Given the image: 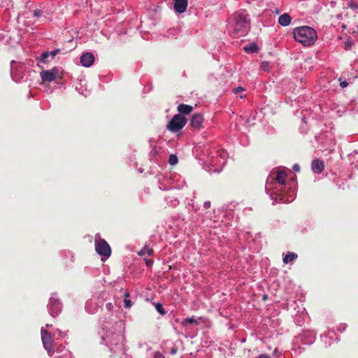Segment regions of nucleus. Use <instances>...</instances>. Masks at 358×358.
Here are the masks:
<instances>
[{
	"label": "nucleus",
	"mask_w": 358,
	"mask_h": 358,
	"mask_svg": "<svg viewBox=\"0 0 358 358\" xmlns=\"http://www.w3.org/2000/svg\"><path fill=\"white\" fill-rule=\"evenodd\" d=\"M59 77V71L56 68L41 72V78L43 82H51Z\"/></svg>",
	"instance_id": "5"
},
{
	"label": "nucleus",
	"mask_w": 358,
	"mask_h": 358,
	"mask_svg": "<svg viewBox=\"0 0 358 358\" xmlns=\"http://www.w3.org/2000/svg\"><path fill=\"white\" fill-rule=\"evenodd\" d=\"M49 57L48 52H44L41 55V61L43 63H46V59Z\"/></svg>",
	"instance_id": "23"
},
{
	"label": "nucleus",
	"mask_w": 358,
	"mask_h": 358,
	"mask_svg": "<svg viewBox=\"0 0 358 358\" xmlns=\"http://www.w3.org/2000/svg\"><path fill=\"white\" fill-rule=\"evenodd\" d=\"M178 111L181 114L188 115L193 110V107L190 105L181 103L178 105Z\"/></svg>",
	"instance_id": "12"
},
{
	"label": "nucleus",
	"mask_w": 358,
	"mask_h": 358,
	"mask_svg": "<svg viewBox=\"0 0 358 358\" xmlns=\"http://www.w3.org/2000/svg\"><path fill=\"white\" fill-rule=\"evenodd\" d=\"M153 250L145 245L142 250L138 252L140 256H152L153 255Z\"/></svg>",
	"instance_id": "15"
},
{
	"label": "nucleus",
	"mask_w": 358,
	"mask_h": 358,
	"mask_svg": "<svg viewBox=\"0 0 358 358\" xmlns=\"http://www.w3.org/2000/svg\"><path fill=\"white\" fill-rule=\"evenodd\" d=\"M145 264L148 266H150L152 264V261L151 259H149L148 258H145Z\"/></svg>",
	"instance_id": "29"
},
{
	"label": "nucleus",
	"mask_w": 358,
	"mask_h": 358,
	"mask_svg": "<svg viewBox=\"0 0 358 358\" xmlns=\"http://www.w3.org/2000/svg\"><path fill=\"white\" fill-rule=\"evenodd\" d=\"M59 305V302L57 299L53 298H50V308H55V310H51L52 313H57V306Z\"/></svg>",
	"instance_id": "18"
},
{
	"label": "nucleus",
	"mask_w": 358,
	"mask_h": 358,
	"mask_svg": "<svg viewBox=\"0 0 358 358\" xmlns=\"http://www.w3.org/2000/svg\"><path fill=\"white\" fill-rule=\"evenodd\" d=\"M124 307L126 308H131V300L128 299V297L129 296V294L128 292H126V293H124Z\"/></svg>",
	"instance_id": "19"
},
{
	"label": "nucleus",
	"mask_w": 358,
	"mask_h": 358,
	"mask_svg": "<svg viewBox=\"0 0 358 358\" xmlns=\"http://www.w3.org/2000/svg\"><path fill=\"white\" fill-rule=\"evenodd\" d=\"M259 358H271V357L268 354H262L259 356Z\"/></svg>",
	"instance_id": "32"
},
{
	"label": "nucleus",
	"mask_w": 358,
	"mask_h": 358,
	"mask_svg": "<svg viewBox=\"0 0 358 358\" xmlns=\"http://www.w3.org/2000/svg\"><path fill=\"white\" fill-rule=\"evenodd\" d=\"M243 50L246 52L254 53V52H257L258 51L259 48H258L257 45L255 43H250L247 45H245L243 47Z\"/></svg>",
	"instance_id": "14"
},
{
	"label": "nucleus",
	"mask_w": 358,
	"mask_h": 358,
	"mask_svg": "<svg viewBox=\"0 0 358 358\" xmlns=\"http://www.w3.org/2000/svg\"><path fill=\"white\" fill-rule=\"evenodd\" d=\"M293 169L295 171H300V167L299 165L296 164L293 166Z\"/></svg>",
	"instance_id": "34"
},
{
	"label": "nucleus",
	"mask_w": 358,
	"mask_h": 358,
	"mask_svg": "<svg viewBox=\"0 0 358 358\" xmlns=\"http://www.w3.org/2000/svg\"><path fill=\"white\" fill-rule=\"evenodd\" d=\"M42 15V12L40 10H36L34 11V16L39 17Z\"/></svg>",
	"instance_id": "27"
},
{
	"label": "nucleus",
	"mask_w": 358,
	"mask_h": 358,
	"mask_svg": "<svg viewBox=\"0 0 358 358\" xmlns=\"http://www.w3.org/2000/svg\"><path fill=\"white\" fill-rule=\"evenodd\" d=\"M95 250L96 252L101 255V259H106L111 254V249L108 243L100 237L95 238Z\"/></svg>",
	"instance_id": "4"
},
{
	"label": "nucleus",
	"mask_w": 358,
	"mask_h": 358,
	"mask_svg": "<svg viewBox=\"0 0 358 358\" xmlns=\"http://www.w3.org/2000/svg\"><path fill=\"white\" fill-rule=\"evenodd\" d=\"M260 66L262 70L268 71L270 68V64L268 62H262Z\"/></svg>",
	"instance_id": "22"
},
{
	"label": "nucleus",
	"mask_w": 358,
	"mask_h": 358,
	"mask_svg": "<svg viewBox=\"0 0 358 358\" xmlns=\"http://www.w3.org/2000/svg\"><path fill=\"white\" fill-rule=\"evenodd\" d=\"M203 115L200 113H196L192 117L190 124L192 127L199 129L203 123Z\"/></svg>",
	"instance_id": "9"
},
{
	"label": "nucleus",
	"mask_w": 358,
	"mask_h": 358,
	"mask_svg": "<svg viewBox=\"0 0 358 358\" xmlns=\"http://www.w3.org/2000/svg\"><path fill=\"white\" fill-rule=\"evenodd\" d=\"M106 308L108 310H111L112 308H113V304L111 303H108L106 304Z\"/></svg>",
	"instance_id": "33"
},
{
	"label": "nucleus",
	"mask_w": 358,
	"mask_h": 358,
	"mask_svg": "<svg viewBox=\"0 0 358 358\" xmlns=\"http://www.w3.org/2000/svg\"><path fill=\"white\" fill-rule=\"evenodd\" d=\"M59 52H60V49H55L49 52V56H52V57H54Z\"/></svg>",
	"instance_id": "24"
},
{
	"label": "nucleus",
	"mask_w": 358,
	"mask_h": 358,
	"mask_svg": "<svg viewBox=\"0 0 358 358\" xmlns=\"http://www.w3.org/2000/svg\"><path fill=\"white\" fill-rule=\"evenodd\" d=\"M292 21V17L288 13H284L278 17V23L283 27L288 26Z\"/></svg>",
	"instance_id": "11"
},
{
	"label": "nucleus",
	"mask_w": 358,
	"mask_h": 358,
	"mask_svg": "<svg viewBox=\"0 0 358 358\" xmlns=\"http://www.w3.org/2000/svg\"><path fill=\"white\" fill-rule=\"evenodd\" d=\"M340 85L342 88H345L348 85V83L346 81H341Z\"/></svg>",
	"instance_id": "30"
},
{
	"label": "nucleus",
	"mask_w": 358,
	"mask_h": 358,
	"mask_svg": "<svg viewBox=\"0 0 358 358\" xmlns=\"http://www.w3.org/2000/svg\"><path fill=\"white\" fill-rule=\"evenodd\" d=\"M286 177H287V174L285 171H278L275 178L279 184L285 185L286 182V180H285Z\"/></svg>",
	"instance_id": "13"
},
{
	"label": "nucleus",
	"mask_w": 358,
	"mask_h": 358,
	"mask_svg": "<svg viewBox=\"0 0 358 358\" xmlns=\"http://www.w3.org/2000/svg\"><path fill=\"white\" fill-rule=\"evenodd\" d=\"M178 352V348L174 346L171 349V355H175Z\"/></svg>",
	"instance_id": "28"
},
{
	"label": "nucleus",
	"mask_w": 358,
	"mask_h": 358,
	"mask_svg": "<svg viewBox=\"0 0 358 358\" xmlns=\"http://www.w3.org/2000/svg\"><path fill=\"white\" fill-rule=\"evenodd\" d=\"M155 308L158 313H159L162 315H164L166 313V311L163 308V306L160 303H157L155 304Z\"/></svg>",
	"instance_id": "20"
},
{
	"label": "nucleus",
	"mask_w": 358,
	"mask_h": 358,
	"mask_svg": "<svg viewBox=\"0 0 358 358\" xmlns=\"http://www.w3.org/2000/svg\"><path fill=\"white\" fill-rule=\"evenodd\" d=\"M294 39L304 46L313 45L317 38V33L314 29L308 26L296 27L293 31Z\"/></svg>",
	"instance_id": "2"
},
{
	"label": "nucleus",
	"mask_w": 358,
	"mask_h": 358,
	"mask_svg": "<svg viewBox=\"0 0 358 358\" xmlns=\"http://www.w3.org/2000/svg\"><path fill=\"white\" fill-rule=\"evenodd\" d=\"M312 170L315 173H321L324 169V163L320 159H314L311 164Z\"/></svg>",
	"instance_id": "10"
},
{
	"label": "nucleus",
	"mask_w": 358,
	"mask_h": 358,
	"mask_svg": "<svg viewBox=\"0 0 358 358\" xmlns=\"http://www.w3.org/2000/svg\"><path fill=\"white\" fill-rule=\"evenodd\" d=\"M297 257L298 256L296 253L288 252L283 257V262L284 264H288L289 262L296 259Z\"/></svg>",
	"instance_id": "16"
},
{
	"label": "nucleus",
	"mask_w": 358,
	"mask_h": 358,
	"mask_svg": "<svg viewBox=\"0 0 358 358\" xmlns=\"http://www.w3.org/2000/svg\"><path fill=\"white\" fill-rule=\"evenodd\" d=\"M94 62V57L91 52L84 53L80 57V63L83 66L90 67Z\"/></svg>",
	"instance_id": "7"
},
{
	"label": "nucleus",
	"mask_w": 358,
	"mask_h": 358,
	"mask_svg": "<svg viewBox=\"0 0 358 358\" xmlns=\"http://www.w3.org/2000/svg\"><path fill=\"white\" fill-rule=\"evenodd\" d=\"M41 339L44 348L50 351L52 348V339L50 334L44 329H41Z\"/></svg>",
	"instance_id": "6"
},
{
	"label": "nucleus",
	"mask_w": 358,
	"mask_h": 358,
	"mask_svg": "<svg viewBox=\"0 0 358 358\" xmlns=\"http://www.w3.org/2000/svg\"><path fill=\"white\" fill-rule=\"evenodd\" d=\"M250 27V20L243 12H236L231 19L230 28L235 37L244 35Z\"/></svg>",
	"instance_id": "1"
},
{
	"label": "nucleus",
	"mask_w": 358,
	"mask_h": 358,
	"mask_svg": "<svg viewBox=\"0 0 358 358\" xmlns=\"http://www.w3.org/2000/svg\"><path fill=\"white\" fill-rule=\"evenodd\" d=\"M188 324H199V322L195 320L194 318L193 317H188V318H185V320H183L182 322H181V324L182 326H186Z\"/></svg>",
	"instance_id": "17"
},
{
	"label": "nucleus",
	"mask_w": 358,
	"mask_h": 358,
	"mask_svg": "<svg viewBox=\"0 0 358 358\" xmlns=\"http://www.w3.org/2000/svg\"><path fill=\"white\" fill-rule=\"evenodd\" d=\"M187 120L181 114L175 115L167 124V129L171 132H178L187 124Z\"/></svg>",
	"instance_id": "3"
},
{
	"label": "nucleus",
	"mask_w": 358,
	"mask_h": 358,
	"mask_svg": "<svg viewBox=\"0 0 358 358\" xmlns=\"http://www.w3.org/2000/svg\"><path fill=\"white\" fill-rule=\"evenodd\" d=\"M243 90H244V89L242 87H238L234 89L233 92L235 94H237L238 92H243Z\"/></svg>",
	"instance_id": "26"
},
{
	"label": "nucleus",
	"mask_w": 358,
	"mask_h": 358,
	"mask_svg": "<svg viewBox=\"0 0 358 358\" xmlns=\"http://www.w3.org/2000/svg\"><path fill=\"white\" fill-rule=\"evenodd\" d=\"M203 207L206 208V209H208L210 207V201H206L204 202L203 203Z\"/></svg>",
	"instance_id": "31"
},
{
	"label": "nucleus",
	"mask_w": 358,
	"mask_h": 358,
	"mask_svg": "<svg viewBox=\"0 0 358 358\" xmlns=\"http://www.w3.org/2000/svg\"><path fill=\"white\" fill-rule=\"evenodd\" d=\"M187 5V0H175L173 8L176 13H183L186 11Z\"/></svg>",
	"instance_id": "8"
},
{
	"label": "nucleus",
	"mask_w": 358,
	"mask_h": 358,
	"mask_svg": "<svg viewBox=\"0 0 358 358\" xmlns=\"http://www.w3.org/2000/svg\"><path fill=\"white\" fill-rule=\"evenodd\" d=\"M178 162V157L176 155L171 154L169 156V163L170 165H176Z\"/></svg>",
	"instance_id": "21"
},
{
	"label": "nucleus",
	"mask_w": 358,
	"mask_h": 358,
	"mask_svg": "<svg viewBox=\"0 0 358 358\" xmlns=\"http://www.w3.org/2000/svg\"><path fill=\"white\" fill-rule=\"evenodd\" d=\"M154 358H165V357L160 352H155Z\"/></svg>",
	"instance_id": "25"
}]
</instances>
